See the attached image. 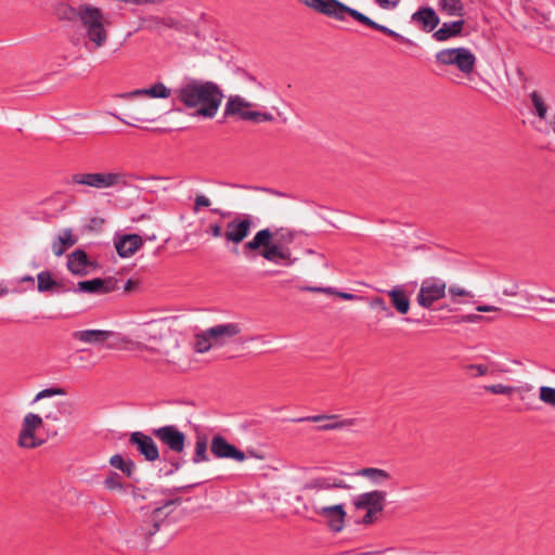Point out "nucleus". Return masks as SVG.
Segmentation results:
<instances>
[{
	"label": "nucleus",
	"instance_id": "f257e3e1",
	"mask_svg": "<svg viewBox=\"0 0 555 555\" xmlns=\"http://www.w3.org/2000/svg\"><path fill=\"white\" fill-rule=\"evenodd\" d=\"M173 95L190 116L201 119H212L224 98L221 88L216 82L195 78L184 79L173 90Z\"/></svg>",
	"mask_w": 555,
	"mask_h": 555
},
{
	"label": "nucleus",
	"instance_id": "f03ea898",
	"mask_svg": "<svg viewBox=\"0 0 555 555\" xmlns=\"http://www.w3.org/2000/svg\"><path fill=\"white\" fill-rule=\"evenodd\" d=\"M75 14L83 28L85 48L89 52L103 48L108 40L109 22L102 10L91 4H81Z\"/></svg>",
	"mask_w": 555,
	"mask_h": 555
},
{
	"label": "nucleus",
	"instance_id": "7ed1b4c3",
	"mask_svg": "<svg viewBox=\"0 0 555 555\" xmlns=\"http://www.w3.org/2000/svg\"><path fill=\"white\" fill-rule=\"evenodd\" d=\"M306 4L309 8L313 9L322 14H325L327 16L334 17L338 21H344L345 15L348 14L352 18H354L357 22H359L367 27L379 30L392 38L401 40L402 42L411 43V41L409 39L404 38L403 36L396 33L395 30H392L384 25L377 24L376 22H374L373 20H371L369 16L364 15L363 13H361L352 8H349L337 0H306Z\"/></svg>",
	"mask_w": 555,
	"mask_h": 555
},
{
	"label": "nucleus",
	"instance_id": "20e7f679",
	"mask_svg": "<svg viewBox=\"0 0 555 555\" xmlns=\"http://www.w3.org/2000/svg\"><path fill=\"white\" fill-rule=\"evenodd\" d=\"M235 323H225L211 326L194 336V349L198 353L208 352L214 347L223 346L229 339L240 333Z\"/></svg>",
	"mask_w": 555,
	"mask_h": 555
},
{
	"label": "nucleus",
	"instance_id": "39448f33",
	"mask_svg": "<svg viewBox=\"0 0 555 555\" xmlns=\"http://www.w3.org/2000/svg\"><path fill=\"white\" fill-rule=\"evenodd\" d=\"M295 240V232L287 228L271 230L269 228L258 231L255 236L244 244V253L259 250L261 245H267L269 241H275L282 246L288 247Z\"/></svg>",
	"mask_w": 555,
	"mask_h": 555
},
{
	"label": "nucleus",
	"instance_id": "423d86ee",
	"mask_svg": "<svg viewBox=\"0 0 555 555\" xmlns=\"http://www.w3.org/2000/svg\"><path fill=\"white\" fill-rule=\"evenodd\" d=\"M447 283L439 278H427L422 281L416 302L422 309H436L435 304L446 298Z\"/></svg>",
	"mask_w": 555,
	"mask_h": 555
},
{
	"label": "nucleus",
	"instance_id": "0eeeda50",
	"mask_svg": "<svg viewBox=\"0 0 555 555\" xmlns=\"http://www.w3.org/2000/svg\"><path fill=\"white\" fill-rule=\"evenodd\" d=\"M254 104L246 101L244 98L240 95H231L229 96L225 107L224 115L225 116H238L243 120H251L254 122H262V121H272L273 115L271 113H260L256 111H250Z\"/></svg>",
	"mask_w": 555,
	"mask_h": 555
},
{
	"label": "nucleus",
	"instance_id": "6e6552de",
	"mask_svg": "<svg viewBox=\"0 0 555 555\" xmlns=\"http://www.w3.org/2000/svg\"><path fill=\"white\" fill-rule=\"evenodd\" d=\"M43 426V418L36 413H27L22 420L17 436V446L22 449H36L43 444L37 437V430Z\"/></svg>",
	"mask_w": 555,
	"mask_h": 555
},
{
	"label": "nucleus",
	"instance_id": "1a4fd4ad",
	"mask_svg": "<svg viewBox=\"0 0 555 555\" xmlns=\"http://www.w3.org/2000/svg\"><path fill=\"white\" fill-rule=\"evenodd\" d=\"M437 62L442 65H454L462 73L474 70L476 56L466 48L443 49L436 54Z\"/></svg>",
	"mask_w": 555,
	"mask_h": 555
},
{
	"label": "nucleus",
	"instance_id": "9d476101",
	"mask_svg": "<svg viewBox=\"0 0 555 555\" xmlns=\"http://www.w3.org/2000/svg\"><path fill=\"white\" fill-rule=\"evenodd\" d=\"M313 511L325 519L332 531L340 532L345 527L346 512L344 505H324L318 498L312 499Z\"/></svg>",
	"mask_w": 555,
	"mask_h": 555
},
{
	"label": "nucleus",
	"instance_id": "9b49d317",
	"mask_svg": "<svg viewBox=\"0 0 555 555\" xmlns=\"http://www.w3.org/2000/svg\"><path fill=\"white\" fill-rule=\"evenodd\" d=\"M530 103H531V113L539 118V124L541 121H545V126H538L537 129L543 133H550L553 131L555 133V114L547 116L548 104L546 98L539 91H532L529 94Z\"/></svg>",
	"mask_w": 555,
	"mask_h": 555
},
{
	"label": "nucleus",
	"instance_id": "f8f14e48",
	"mask_svg": "<svg viewBox=\"0 0 555 555\" xmlns=\"http://www.w3.org/2000/svg\"><path fill=\"white\" fill-rule=\"evenodd\" d=\"M253 218L249 215L237 216L229 221L224 229V241L228 244L237 246L250 233Z\"/></svg>",
	"mask_w": 555,
	"mask_h": 555
},
{
	"label": "nucleus",
	"instance_id": "ddd939ff",
	"mask_svg": "<svg viewBox=\"0 0 555 555\" xmlns=\"http://www.w3.org/2000/svg\"><path fill=\"white\" fill-rule=\"evenodd\" d=\"M67 269L75 275L83 276L95 272L99 264L85 250L76 249L67 256Z\"/></svg>",
	"mask_w": 555,
	"mask_h": 555
},
{
	"label": "nucleus",
	"instance_id": "4468645a",
	"mask_svg": "<svg viewBox=\"0 0 555 555\" xmlns=\"http://www.w3.org/2000/svg\"><path fill=\"white\" fill-rule=\"evenodd\" d=\"M295 422H311V423H321L327 421V423L322 424L318 427L320 431L327 430H336L345 427L354 426L357 423L356 418H341L337 414H319L312 416H305L294 420Z\"/></svg>",
	"mask_w": 555,
	"mask_h": 555
},
{
	"label": "nucleus",
	"instance_id": "2eb2a0df",
	"mask_svg": "<svg viewBox=\"0 0 555 555\" xmlns=\"http://www.w3.org/2000/svg\"><path fill=\"white\" fill-rule=\"evenodd\" d=\"M154 436L166 444L171 451L180 453L184 450L185 435L172 425L154 429Z\"/></svg>",
	"mask_w": 555,
	"mask_h": 555
},
{
	"label": "nucleus",
	"instance_id": "dca6fc26",
	"mask_svg": "<svg viewBox=\"0 0 555 555\" xmlns=\"http://www.w3.org/2000/svg\"><path fill=\"white\" fill-rule=\"evenodd\" d=\"M117 280L109 276L105 279H92L77 283L76 292L95 295H104L117 289Z\"/></svg>",
	"mask_w": 555,
	"mask_h": 555
},
{
	"label": "nucleus",
	"instance_id": "f3484780",
	"mask_svg": "<svg viewBox=\"0 0 555 555\" xmlns=\"http://www.w3.org/2000/svg\"><path fill=\"white\" fill-rule=\"evenodd\" d=\"M173 91L166 87L165 83L157 81L149 88L135 89L130 92L120 93L117 96L124 100H133L138 98H152V99H169Z\"/></svg>",
	"mask_w": 555,
	"mask_h": 555
},
{
	"label": "nucleus",
	"instance_id": "a211bd4d",
	"mask_svg": "<svg viewBox=\"0 0 555 555\" xmlns=\"http://www.w3.org/2000/svg\"><path fill=\"white\" fill-rule=\"evenodd\" d=\"M129 442L137 448L139 453L149 462L159 457V451L155 441L141 431H134L129 437Z\"/></svg>",
	"mask_w": 555,
	"mask_h": 555
},
{
	"label": "nucleus",
	"instance_id": "6ab92c4d",
	"mask_svg": "<svg viewBox=\"0 0 555 555\" xmlns=\"http://www.w3.org/2000/svg\"><path fill=\"white\" fill-rule=\"evenodd\" d=\"M92 173V189H113L127 185V176L120 171H102Z\"/></svg>",
	"mask_w": 555,
	"mask_h": 555
},
{
	"label": "nucleus",
	"instance_id": "aec40b11",
	"mask_svg": "<svg viewBox=\"0 0 555 555\" xmlns=\"http://www.w3.org/2000/svg\"><path fill=\"white\" fill-rule=\"evenodd\" d=\"M211 453L218 459H232L236 462H244L246 455L243 451L230 444L222 436L217 435L210 443Z\"/></svg>",
	"mask_w": 555,
	"mask_h": 555
},
{
	"label": "nucleus",
	"instance_id": "412c9836",
	"mask_svg": "<svg viewBox=\"0 0 555 555\" xmlns=\"http://www.w3.org/2000/svg\"><path fill=\"white\" fill-rule=\"evenodd\" d=\"M386 495V492L380 490L361 493L353 500V505L356 508L365 509L366 512H382Z\"/></svg>",
	"mask_w": 555,
	"mask_h": 555
},
{
	"label": "nucleus",
	"instance_id": "4be33fe9",
	"mask_svg": "<svg viewBox=\"0 0 555 555\" xmlns=\"http://www.w3.org/2000/svg\"><path fill=\"white\" fill-rule=\"evenodd\" d=\"M117 254L122 258L132 256L143 244L139 234H125L114 241Z\"/></svg>",
	"mask_w": 555,
	"mask_h": 555
},
{
	"label": "nucleus",
	"instance_id": "5701e85b",
	"mask_svg": "<svg viewBox=\"0 0 555 555\" xmlns=\"http://www.w3.org/2000/svg\"><path fill=\"white\" fill-rule=\"evenodd\" d=\"M411 21L422 30L427 33L434 30L440 22L436 11L429 7L421 8L418 11L413 13Z\"/></svg>",
	"mask_w": 555,
	"mask_h": 555
},
{
	"label": "nucleus",
	"instance_id": "b1692460",
	"mask_svg": "<svg viewBox=\"0 0 555 555\" xmlns=\"http://www.w3.org/2000/svg\"><path fill=\"white\" fill-rule=\"evenodd\" d=\"M334 488L338 489H348V485L339 478L335 477H318L309 480L305 485L306 490L315 491V496L321 501L320 493L325 490H331Z\"/></svg>",
	"mask_w": 555,
	"mask_h": 555
},
{
	"label": "nucleus",
	"instance_id": "393cba45",
	"mask_svg": "<svg viewBox=\"0 0 555 555\" xmlns=\"http://www.w3.org/2000/svg\"><path fill=\"white\" fill-rule=\"evenodd\" d=\"M261 247H263V249L259 254L268 261L278 262L279 260H291V249L275 241H269L267 245H261Z\"/></svg>",
	"mask_w": 555,
	"mask_h": 555
},
{
	"label": "nucleus",
	"instance_id": "a878e982",
	"mask_svg": "<svg viewBox=\"0 0 555 555\" xmlns=\"http://www.w3.org/2000/svg\"><path fill=\"white\" fill-rule=\"evenodd\" d=\"M112 331L105 330H82L73 333V337L81 343L101 345L113 336Z\"/></svg>",
	"mask_w": 555,
	"mask_h": 555
},
{
	"label": "nucleus",
	"instance_id": "bb28decb",
	"mask_svg": "<svg viewBox=\"0 0 555 555\" xmlns=\"http://www.w3.org/2000/svg\"><path fill=\"white\" fill-rule=\"evenodd\" d=\"M356 475L365 478L372 486H383L391 479L387 470L376 467L361 468Z\"/></svg>",
	"mask_w": 555,
	"mask_h": 555
},
{
	"label": "nucleus",
	"instance_id": "cd10ccee",
	"mask_svg": "<svg viewBox=\"0 0 555 555\" xmlns=\"http://www.w3.org/2000/svg\"><path fill=\"white\" fill-rule=\"evenodd\" d=\"M77 243V237L70 229H64L52 244V251L56 257L62 256L65 250Z\"/></svg>",
	"mask_w": 555,
	"mask_h": 555
},
{
	"label": "nucleus",
	"instance_id": "c85d7f7f",
	"mask_svg": "<svg viewBox=\"0 0 555 555\" xmlns=\"http://www.w3.org/2000/svg\"><path fill=\"white\" fill-rule=\"evenodd\" d=\"M463 20L443 23L442 26L437 31H435L434 37L438 41L448 40L451 37L460 35L463 30Z\"/></svg>",
	"mask_w": 555,
	"mask_h": 555
},
{
	"label": "nucleus",
	"instance_id": "c756f323",
	"mask_svg": "<svg viewBox=\"0 0 555 555\" xmlns=\"http://www.w3.org/2000/svg\"><path fill=\"white\" fill-rule=\"evenodd\" d=\"M448 297L454 305H468L475 304V296L472 292L464 287L452 285L448 288Z\"/></svg>",
	"mask_w": 555,
	"mask_h": 555
},
{
	"label": "nucleus",
	"instance_id": "7c9ffc66",
	"mask_svg": "<svg viewBox=\"0 0 555 555\" xmlns=\"http://www.w3.org/2000/svg\"><path fill=\"white\" fill-rule=\"evenodd\" d=\"M392 306L398 312H408L410 308V299L405 292L401 288H393L388 293Z\"/></svg>",
	"mask_w": 555,
	"mask_h": 555
},
{
	"label": "nucleus",
	"instance_id": "2f4dec72",
	"mask_svg": "<svg viewBox=\"0 0 555 555\" xmlns=\"http://www.w3.org/2000/svg\"><path fill=\"white\" fill-rule=\"evenodd\" d=\"M37 281H38L37 289L40 293L60 291L59 283L52 278V274L49 271H41L37 275Z\"/></svg>",
	"mask_w": 555,
	"mask_h": 555
},
{
	"label": "nucleus",
	"instance_id": "473e14b6",
	"mask_svg": "<svg viewBox=\"0 0 555 555\" xmlns=\"http://www.w3.org/2000/svg\"><path fill=\"white\" fill-rule=\"evenodd\" d=\"M69 184L77 186L78 193H87L88 188L92 189V173L91 172H76L70 176Z\"/></svg>",
	"mask_w": 555,
	"mask_h": 555
},
{
	"label": "nucleus",
	"instance_id": "72a5a7b5",
	"mask_svg": "<svg viewBox=\"0 0 555 555\" xmlns=\"http://www.w3.org/2000/svg\"><path fill=\"white\" fill-rule=\"evenodd\" d=\"M439 9L449 16H463L465 13L462 0H440Z\"/></svg>",
	"mask_w": 555,
	"mask_h": 555
},
{
	"label": "nucleus",
	"instance_id": "f704fd0d",
	"mask_svg": "<svg viewBox=\"0 0 555 555\" xmlns=\"http://www.w3.org/2000/svg\"><path fill=\"white\" fill-rule=\"evenodd\" d=\"M208 441L206 436H197L196 442H195V450H194V456L193 462L195 464H199L202 462H208Z\"/></svg>",
	"mask_w": 555,
	"mask_h": 555
},
{
	"label": "nucleus",
	"instance_id": "c9c22d12",
	"mask_svg": "<svg viewBox=\"0 0 555 555\" xmlns=\"http://www.w3.org/2000/svg\"><path fill=\"white\" fill-rule=\"evenodd\" d=\"M180 502V500H170L167 501L162 507H157L153 512V520H154V531H151L150 534L152 535L155 531L158 530L159 524L158 520L163 516H167L171 511L172 506L177 505Z\"/></svg>",
	"mask_w": 555,
	"mask_h": 555
},
{
	"label": "nucleus",
	"instance_id": "e433bc0d",
	"mask_svg": "<svg viewBox=\"0 0 555 555\" xmlns=\"http://www.w3.org/2000/svg\"><path fill=\"white\" fill-rule=\"evenodd\" d=\"M469 378H478L489 373V366L486 364L469 363L462 366Z\"/></svg>",
	"mask_w": 555,
	"mask_h": 555
},
{
	"label": "nucleus",
	"instance_id": "4c0bfd02",
	"mask_svg": "<svg viewBox=\"0 0 555 555\" xmlns=\"http://www.w3.org/2000/svg\"><path fill=\"white\" fill-rule=\"evenodd\" d=\"M483 390L492 395L512 396L515 392L516 388L509 385L492 384L485 385Z\"/></svg>",
	"mask_w": 555,
	"mask_h": 555
},
{
	"label": "nucleus",
	"instance_id": "58836bf2",
	"mask_svg": "<svg viewBox=\"0 0 555 555\" xmlns=\"http://www.w3.org/2000/svg\"><path fill=\"white\" fill-rule=\"evenodd\" d=\"M539 399L543 403L555 408V388L550 386H541L539 388Z\"/></svg>",
	"mask_w": 555,
	"mask_h": 555
},
{
	"label": "nucleus",
	"instance_id": "ea45409f",
	"mask_svg": "<svg viewBox=\"0 0 555 555\" xmlns=\"http://www.w3.org/2000/svg\"><path fill=\"white\" fill-rule=\"evenodd\" d=\"M104 485L108 490L122 492L125 486L120 480V476L117 473H111L104 480Z\"/></svg>",
	"mask_w": 555,
	"mask_h": 555
},
{
	"label": "nucleus",
	"instance_id": "a19ab883",
	"mask_svg": "<svg viewBox=\"0 0 555 555\" xmlns=\"http://www.w3.org/2000/svg\"><path fill=\"white\" fill-rule=\"evenodd\" d=\"M65 395H66V390L64 388H62V387L46 388V389L39 391L35 396L33 402H38L39 400H42V399H46V398H51V397H54V396H65Z\"/></svg>",
	"mask_w": 555,
	"mask_h": 555
},
{
	"label": "nucleus",
	"instance_id": "79ce46f5",
	"mask_svg": "<svg viewBox=\"0 0 555 555\" xmlns=\"http://www.w3.org/2000/svg\"><path fill=\"white\" fill-rule=\"evenodd\" d=\"M132 118L137 121H154V117L152 112L150 111L149 104H142L137 109L135 114L132 116Z\"/></svg>",
	"mask_w": 555,
	"mask_h": 555
},
{
	"label": "nucleus",
	"instance_id": "37998d69",
	"mask_svg": "<svg viewBox=\"0 0 555 555\" xmlns=\"http://www.w3.org/2000/svg\"><path fill=\"white\" fill-rule=\"evenodd\" d=\"M210 205V199L207 196L201 194L195 197L193 210L197 212L202 207H209Z\"/></svg>",
	"mask_w": 555,
	"mask_h": 555
},
{
	"label": "nucleus",
	"instance_id": "c03bdc74",
	"mask_svg": "<svg viewBox=\"0 0 555 555\" xmlns=\"http://www.w3.org/2000/svg\"><path fill=\"white\" fill-rule=\"evenodd\" d=\"M207 233H210L212 237H224V231L222 229V225L220 223H211L208 229Z\"/></svg>",
	"mask_w": 555,
	"mask_h": 555
},
{
	"label": "nucleus",
	"instance_id": "a18cd8bd",
	"mask_svg": "<svg viewBox=\"0 0 555 555\" xmlns=\"http://www.w3.org/2000/svg\"><path fill=\"white\" fill-rule=\"evenodd\" d=\"M150 22L162 23L163 27L173 28L178 25L173 18L151 17Z\"/></svg>",
	"mask_w": 555,
	"mask_h": 555
},
{
	"label": "nucleus",
	"instance_id": "49530a36",
	"mask_svg": "<svg viewBox=\"0 0 555 555\" xmlns=\"http://www.w3.org/2000/svg\"><path fill=\"white\" fill-rule=\"evenodd\" d=\"M126 463L127 461L119 454H115L109 459V464L119 470L124 469Z\"/></svg>",
	"mask_w": 555,
	"mask_h": 555
},
{
	"label": "nucleus",
	"instance_id": "de8ad7c7",
	"mask_svg": "<svg viewBox=\"0 0 555 555\" xmlns=\"http://www.w3.org/2000/svg\"><path fill=\"white\" fill-rule=\"evenodd\" d=\"M379 8L384 10H391L395 9L400 0H375Z\"/></svg>",
	"mask_w": 555,
	"mask_h": 555
},
{
	"label": "nucleus",
	"instance_id": "09e8293b",
	"mask_svg": "<svg viewBox=\"0 0 555 555\" xmlns=\"http://www.w3.org/2000/svg\"><path fill=\"white\" fill-rule=\"evenodd\" d=\"M371 308L373 310H385V302L382 298H375L371 302Z\"/></svg>",
	"mask_w": 555,
	"mask_h": 555
},
{
	"label": "nucleus",
	"instance_id": "8fccbe9b",
	"mask_svg": "<svg viewBox=\"0 0 555 555\" xmlns=\"http://www.w3.org/2000/svg\"><path fill=\"white\" fill-rule=\"evenodd\" d=\"M134 468H135L134 463L132 461H127V463L125 464L124 469H121V472L124 474H126L128 477H131Z\"/></svg>",
	"mask_w": 555,
	"mask_h": 555
},
{
	"label": "nucleus",
	"instance_id": "3c124183",
	"mask_svg": "<svg viewBox=\"0 0 555 555\" xmlns=\"http://www.w3.org/2000/svg\"><path fill=\"white\" fill-rule=\"evenodd\" d=\"M336 295L343 299H347V300H351V299H362L361 297H358L353 294H350V293H341V292H337Z\"/></svg>",
	"mask_w": 555,
	"mask_h": 555
},
{
	"label": "nucleus",
	"instance_id": "603ef678",
	"mask_svg": "<svg viewBox=\"0 0 555 555\" xmlns=\"http://www.w3.org/2000/svg\"><path fill=\"white\" fill-rule=\"evenodd\" d=\"M378 512H366V514L363 517V524L370 525L374 521V515Z\"/></svg>",
	"mask_w": 555,
	"mask_h": 555
},
{
	"label": "nucleus",
	"instance_id": "864d4df0",
	"mask_svg": "<svg viewBox=\"0 0 555 555\" xmlns=\"http://www.w3.org/2000/svg\"><path fill=\"white\" fill-rule=\"evenodd\" d=\"M475 310L477 312H492L493 310H495V308L492 306L478 305L475 307Z\"/></svg>",
	"mask_w": 555,
	"mask_h": 555
},
{
	"label": "nucleus",
	"instance_id": "5fc2aeb1",
	"mask_svg": "<svg viewBox=\"0 0 555 555\" xmlns=\"http://www.w3.org/2000/svg\"><path fill=\"white\" fill-rule=\"evenodd\" d=\"M480 315L479 314H467L463 321L464 322H470V323H475L477 322L478 320H480Z\"/></svg>",
	"mask_w": 555,
	"mask_h": 555
},
{
	"label": "nucleus",
	"instance_id": "6e6d98bb",
	"mask_svg": "<svg viewBox=\"0 0 555 555\" xmlns=\"http://www.w3.org/2000/svg\"><path fill=\"white\" fill-rule=\"evenodd\" d=\"M137 286V282L132 281V280H128L125 285H124V291L125 292H130L132 291L134 287Z\"/></svg>",
	"mask_w": 555,
	"mask_h": 555
},
{
	"label": "nucleus",
	"instance_id": "4d7b16f0",
	"mask_svg": "<svg viewBox=\"0 0 555 555\" xmlns=\"http://www.w3.org/2000/svg\"><path fill=\"white\" fill-rule=\"evenodd\" d=\"M304 289L311 292H324V293H333L332 288H321V287H305Z\"/></svg>",
	"mask_w": 555,
	"mask_h": 555
},
{
	"label": "nucleus",
	"instance_id": "13d9d810",
	"mask_svg": "<svg viewBox=\"0 0 555 555\" xmlns=\"http://www.w3.org/2000/svg\"><path fill=\"white\" fill-rule=\"evenodd\" d=\"M404 321L408 323H420V324H426V325L430 324L428 321L421 320V319L412 320V319L406 318V319H404Z\"/></svg>",
	"mask_w": 555,
	"mask_h": 555
},
{
	"label": "nucleus",
	"instance_id": "bf43d9fd",
	"mask_svg": "<svg viewBox=\"0 0 555 555\" xmlns=\"http://www.w3.org/2000/svg\"><path fill=\"white\" fill-rule=\"evenodd\" d=\"M9 293L10 289L8 288V286L4 285L3 283H0V297L8 295Z\"/></svg>",
	"mask_w": 555,
	"mask_h": 555
},
{
	"label": "nucleus",
	"instance_id": "052dcab7",
	"mask_svg": "<svg viewBox=\"0 0 555 555\" xmlns=\"http://www.w3.org/2000/svg\"><path fill=\"white\" fill-rule=\"evenodd\" d=\"M111 115H112L113 117H115V118L119 119L120 121H122V122H125V124L129 125V126H135L134 124H132V122H129V121L125 120L124 118H121L119 115H117V114H115V113H111Z\"/></svg>",
	"mask_w": 555,
	"mask_h": 555
},
{
	"label": "nucleus",
	"instance_id": "680f3d73",
	"mask_svg": "<svg viewBox=\"0 0 555 555\" xmlns=\"http://www.w3.org/2000/svg\"><path fill=\"white\" fill-rule=\"evenodd\" d=\"M163 27L162 23H155V22H151V25H150V28L151 29H155V30H158Z\"/></svg>",
	"mask_w": 555,
	"mask_h": 555
},
{
	"label": "nucleus",
	"instance_id": "e2e57ef3",
	"mask_svg": "<svg viewBox=\"0 0 555 555\" xmlns=\"http://www.w3.org/2000/svg\"><path fill=\"white\" fill-rule=\"evenodd\" d=\"M211 212L214 214H218L220 215L221 217H225L228 214L223 212L222 210L218 209V208H214L211 209Z\"/></svg>",
	"mask_w": 555,
	"mask_h": 555
},
{
	"label": "nucleus",
	"instance_id": "0e129e2a",
	"mask_svg": "<svg viewBox=\"0 0 555 555\" xmlns=\"http://www.w3.org/2000/svg\"><path fill=\"white\" fill-rule=\"evenodd\" d=\"M21 282H30L31 284H34L35 279L33 276H24L21 279Z\"/></svg>",
	"mask_w": 555,
	"mask_h": 555
},
{
	"label": "nucleus",
	"instance_id": "69168bd1",
	"mask_svg": "<svg viewBox=\"0 0 555 555\" xmlns=\"http://www.w3.org/2000/svg\"><path fill=\"white\" fill-rule=\"evenodd\" d=\"M46 418H49V420H52L54 422H57L59 421V417L56 414H53V413H49Z\"/></svg>",
	"mask_w": 555,
	"mask_h": 555
},
{
	"label": "nucleus",
	"instance_id": "338daca9",
	"mask_svg": "<svg viewBox=\"0 0 555 555\" xmlns=\"http://www.w3.org/2000/svg\"><path fill=\"white\" fill-rule=\"evenodd\" d=\"M147 240H150V241H154V240H156V235H155V234H153V235H151V236H147Z\"/></svg>",
	"mask_w": 555,
	"mask_h": 555
},
{
	"label": "nucleus",
	"instance_id": "774afa93",
	"mask_svg": "<svg viewBox=\"0 0 555 555\" xmlns=\"http://www.w3.org/2000/svg\"><path fill=\"white\" fill-rule=\"evenodd\" d=\"M548 301H551V302H552V301H555V298H554V299H553V298H550V299H548Z\"/></svg>",
	"mask_w": 555,
	"mask_h": 555
}]
</instances>
